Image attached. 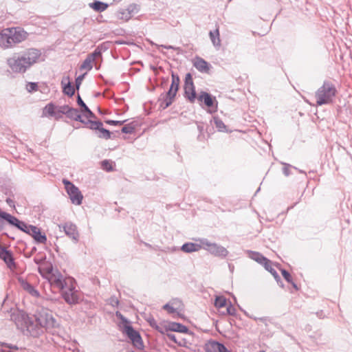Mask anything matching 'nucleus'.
<instances>
[{"label":"nucleus","instance_id":"23","mask_svg":"<svg viewBox=\"0 0 352 352\" xmlns=\"http://www.w3.org/2000/svg\"><path fill=\"white\" fill-rule=\"evenodd\" d=\"M18 280L21 287L28 294L34 297H38L39 296V292L26 280L23 279V278H19Z\"/></svg>","mask_w":352,"mask_h":352},{"label":"nucleus","instance_id":"2","mask_svg":"<svg viewBox=\"0 0 352 352\" xmlns=\"http://www.w3.org/2000/svg\"><path fill=\"white\" fill-rule=\"evenodd\" d=\"M41 53L36 49H29L22 54H14L7 60L14 72L24 73L32 65L39 61Z\"/></svg>","mask_w":352,"mask_h":352},{"label":"nucleus","instance_id":"17","mask_svg":"<svg viewBox=\"0 0 352 352\" xmlns=\"http://www.w3.org/2000/svg\"><path fill=\"white\" fill-rule=\"evenodd\" d=\"M63 230L65 234L72 239L75 243L78 241L79 233L77 230V228L75 224L67 222L65 223L63 226Z\"/></svg>","mask_w":352,"mask_h":352},{"label":"nucleus","instance_id":"21","mask_svg":"<svg viewBox=\"0 0 352 352\" xmlns=\"http://www.w3.org/2000/svg\"><path fill=\"white\" fill-rule=\"evenodd\" d=\"M28 234L31 235L38 243L45 244L47 241V237L45 234H42L40 229L36 226H32Z\"/></svg>","mask_w":352,"mask_h":352},{"label":"nucleus","instance_id":"6","mask_svg":"<svg viewBox=\"0 0 352 352\" xmlns=\"http://www.w3.org/2000/svg\"><path fill=\"white\" fill-rule=\"evenodd\" d=\"M47 280L52 287L60 291L63 290L66 285L71 286L72 283L74 282L72 278H65L58 270L53 272Z\"/></svg>","mask_w":352,"mask_h":352},{"label":"nucleus","instance_id":"18","mask_svg":"<svg viewBox=\"0 0 352 352\" xmlns=\"http://www.w3.org/2000/svg\"><path fill=\"white\" fill-rule=\"evenodd\" d=\"M198 100L203 101L208 107L212 108V111L217 110V104L214 105V102H217V101L215 98H212L209 94L205 91L201 92L198 96Z\"/></svg>","mask_w":352,"mask_h":352},{"label":"nucleus","instance_id":"50","mask_svg":"<svg viewBox=\"0 0 352 352\" xmlns=\"http://www.w3.org/2000/svg\"><path fill=\"white\" fill-rule=\"evenodd\" d=\"M3 218H1L0 217V231L3 228Z\"/></svg>","mask_w":352,"mask_h":352},{"label":"nucleus","instance_id":"1","mask_svg":"<svg viewBox=\"0 0 352 352\" xmlns=\"http://www.w3.org/2000/svg\"><path fill=\"white\" fill-rule=\"evenodd\" d=\"M16 326L23 334L38 337L44 329L54 333L59 327V323L52 316V311L45 308L38 309L34 318L23 311H16L11 316Z\"/></svg>","mask_w":352,"mask_h":352},{"label":"nucleus","instance_id":"51","mask_svg":"<svg viewBox=\"0 0 352 352\" xmlns=\"http://www.w3.org/2000/svg\"><path fill=\"white\" fill-rule=\"evenodd\" d=\"M7 202H8V204L10 206H11V203H12V201L11 199H7Z\"/></svg>","mask_w":352,"mask_h":352},{"label":"nucleus","instance_id":"10","mask_svg":"<svg viewBox=\"0 0 352 352\" xmlns=\"http://www.w3.org/2000/svg\"><path fill=\"white\" fill-rule=\"evenodd\" d=\"M62 296L68 304H76L78 301V294L76 289L75 280L70 285H66L62 290Z\"/></svg>","mask_w":352,"mask_h":352},{"label":"nucleus","instance_id":"15","mask_svg":"<svg viewBox=\"0 0 352 352\" xmlns=\"http://www.w3.org/2000/svg\"><path fill=\"white\" fill-rule=\"evenodd\" d=\"M184 89L186 97L190 102H194L196 98V91L190 74L186 76Z\"/></svg>","mask_w":352,"mask_h":352},{"label":"nucleus","instance_id":"3","mask_svg":"<svg viewBox=\"0 0 352 352\" xmlns=\"http://www.w3.org/2000/svg\"><path fill=\"white\" fill-rule=\"evenodd\" d=\"M27 33L19 28H6L0 33V47L7 49L23 41Z\"/></svg>","mask_w":352,"mask_h":352},{"label":"nucleus","instance_id":"9","mask_svg":"<svg viewBox=\"0 0 352 352\" xmlns=\"http://www.w3.org/2000/svg\"><path fill=\"white\" fill-rule=\"evenodd\" d=\"M106 47L104 44L98 45L94 52L87 56L85 60L83 61L80 66L81 70H87L90 71L93 67V63L95 59L102 56V52L104 51Z\"/></svg>","mask_w":352,"mask_h":352},{"label":"nucleus","instance_id":"20","mask_svg":"<svg viewBox=\"0 0 352 352\" xmlns=\"http://www.w3.org/2000/svg\"><path fill=\"white\" fill-rule=\"evenodd\" d=\"M206 352H230L223 344L216 341H209L205 345Z\"/></svg>","mask_w":352,"mask_h":352},{"label":"nucleus","instance_id":"38","mask_svg":"<svg viewBox=\"0 0 352 352\" xmlns=\"http://www.w3.org/2000/svg\"><path fill=\"white\" fill-rule=\"evenodd\" d=\"M281 274L283 275V276L284 277V278L288 282V283H292L294 287H295L296 289L297 288L296 285L295 283H292V277H291V275L289 274V273L288 272H287L285 270H281Z\"/></svg>","mask_w":352,"mask_h":352},{"label":"nucleus","instance_id":"13","mask_svg":"<svg viewBox=\"0 0 352 352\" xmlns=\"http://www.w3.org/2000/svg\"><path fill=\"white\" fill-rule=\"evenodd\" d=\"M140 10L139 6L135 3L129 5L126 8L119 10L116 16L117 18L124 21H129L134 14Z\"/></svg>","mask_w":352,"mask_h":352},{"label":"nucleus","instance_id":"4","mask_svg":"<svg viewBox=\"0 0 352 352\" xmlns=\"http://www.w3.org/2000/svg\"><path fill=\"white\" fill-rule=\"evenodd\" d=\"M116 315L122 320L120 328L123 333L127 336L135 347L142 349L144 344L140 333L132 327L130 322L120 314L117 312Z\"/></svg>","mask_w":352,"mask_h":352},{"label":"nucleus","instance_id":"48","mask_svg":"<svg viewBox=\"0 0 352 352\" xmlns=\"http://www.w3.org/2000/svg\"><path fill=\"white\" fill-rule=\"evenodd\" d=\"M3 347H7L8 349H11L12 347L6 343H0V352H10L3 349Z\"/></svg>","mask_w":352,"mask_h":352},{"label":"nucleus","instance_id":"43","mask_svg":"<svg viewBox=\"0 0 352 352\" xmlns=\"http://www.w3.org/2000/svg\"><path fill=\"white\" fill-rule=\"evenodd\" d=\"M37 87H38V86H37L36 83H35V82H29L27 85L26 89H27L28 92H32V91H36L37 89Z\"/></svg>","mask_w":352,"mask_h":352},{"label":"nucleus","instance_id":"19","mask_svg":"<svg viewBox=\"0 0 352 352\" xmlns=\"http://www.w3.org/2000/svg\"><path fill=\"white\" fill-rule=\"evenodd\" d=\"M43 116L52 117L56 120L61 118L58 106L52 103H50L45 107L43 110Z\"/></svg>","mask_w":352,"mask_h":352},{"label":"nucleus","instance_id":"30","mask_svg":"<svg viewBox=\"0 0 352 352\" xmlns=\"http://www.w3.org/2000/svg\"><path fill=\"white\" fill-rule=\"evenodd\" d=\"M0 258L3 259L9 267H10V265L13 263L11 254L3 248H0Z\"/></svg>","mask_w":352,"mask_h":352},{"label":"nucleus","instance_id":"34","mask_svg":"<svg viewBox=\"0 0 352 352\" xmlns=\"http://www.w3.org/2000/svg\"><path fill=\"white\" fill-rule=\"evenodd\" d=\"M165 333L166 334L167 338H169L170 340H173L175 343L178 344L179 346H182L184 344V340L183 339L177 338L175 334L172 333H168V331L165 332Z\"/></svg>","mask_w":352,"mask_h":352},{"label":"nucleus","instance_id":"11","mask_svg":"<svg viewBox=\"0 0 352 352\" xmlns=\"http://www.w3.org/2000/svg\"><path fill=\"white\" fill-rule=\"evenodd\" d=\"M179 78L178 76H175L174 74H172V83L170 85V87L166 94V98L164 99V101L162 104V106L164 109L168 107L169 105L171 104L173 102V98L175 96L176 93L178 90V86H179Z\"/></svg>","mask_w":352,"mask_h":352},{"label":"nucleus","instance_id":"45","mask_svg":"<svg viewBox=\"0 0 352 352\" xmlns=\"http://www.w3.org/2000/svg\"><path fill=\"white\" fill-rule=\"evenodd\" d=\"M106 122L111 125L121 126L122 124H123L124 121L111 120H107Z\"/></svg>","mask_w":352,"mask_h":352},{"label":"nucleus","instance_id":"40","mask_svg":"<svg viewBox=\"0 0 352 352\" xmlns=\"http://www.w3.org/2000/svg\"><path fill=\"white\" fill-rule=\"evenodd\" d=\"M99 131L100 133V135H99L100 138H103L107 140L110 138L111 133L109 131L101 127Z\"/></svg>","mask_w":352,"mask_h":352},{"label":"nucleus","instance_id":"16","mask_svg":"<svg viewBox=\"0 0 352 352\" xmlns=\"http://www.w3.org/2000/svg\"><path fill=\"white\" fill-rule=\"evenodd\" d=\"M163 309L166 310L169 314H178L184 309V305L182 302L177 299H173L168 303L163 306Z\"/></svg>","mask_w":352,"mask_h":352},{"label":"nucleus","instance_id":"12","mask_svg":"<svg viewBox=\"0 0 352 352\" xmlns=\"http://www.w3.org/2000/svg\"><path fill=\"white\" fill-rule=\"evenodd\" d=\"M0 217L3 218V220L7 221L10 224L16 226L26 233H28L30 228L32 227L31 225H28L23 221H20L17 218L6 212H1Z\"/></svg>","mask_w":352,"mask_h":352},{"label":"nucleus","instance_id":"44","mask_svg":"<svg viewBox=\"0 0 352 352\" xmlns=\"http://www.w3.org/2000/svg\"><path fill=\"white\" fill-rule=\"evenodd\" d=\"M102 166L104 170H106L108 171L112 170L111 163L107 160H104L102 162Z\"/></svg>","mask_w":352,"mask_h":352},{"label":"nucleus","instance_id":"29","mask_svg":"<svg viewBox=\"0 0 352 352\" xmlns=\"http://www.w3.org/2000/svg\"><path fill=\"white\" fill-rule=\"evenodd\" d=\"M77 103L78 105L82 107V112L84 113V116L87 118H94V114L92 111L87 107L85 103L83 102L80 96L78 95L77 98Z\"/></svg>","mask_w":352,"mask_h":352},{"label":"nucleus","instance_id":"14","mask_svg":"<svg viewBox=\"0 0 352 352\" xmlns=\"http://www.w3.org/2000/svg\"><path fill=\"white\" fill-rule=\"evenodd\" d=\"M201 244L204 246L205 250L216 256L225 257L228 255V250L223 246L210 243L207 240L201 241Z\"/></svg>","mask_w":352,"mask_h":352},{"label":"nucleus","instance_id":"35","mask_svg":"<svg viewBox=\"0 0 352 352\" xmlns=\"http://www.w3.org/2000/svg\"><path fill=\"white\" fill-rule=\"evenodd\" d=\"M148 322L150 325L157 329L160 333L164 334V327H160L157 324V322L155 320L154 318H151L148 319Z\"/></svg>","mask_w":352,"mask_h":352},{"label":"nucleus","instance_id":"7","mask_svg":"<svg viewBox=\"0 0 352 352\" xmlns=\"http://www.w3.org/2000/svg\"><path fill=\"white\" fill-rule=\"evenodd\" d=\"M63 183L72 203L78 206L80 205L83 196L79 189L67 179H64Z\"/></svg>","mask_w":352,"mask_h":352},{"label":"nucleus","instance_id":"46","mask_svg":"<svg viewBox=\"0 0 352 352\" xmlns=\"http://www.w3.org/2000/svg\"><path fill=\"white\" fill-rule=\"evenodd\" d=\"M84 78V75H82V76H79L76 79V89H78L80 85H81V82L82 81V79Z\"/></svg>","mask_w":352,"mask_h":352},{"label":"nucleus","instance_id":"28","mask_svg":"<svg viewBox=\"0 0 352 352\" xmlns=\"http://www.w3.org/2000/svg\"><path fill=\"white\" fill-rule=\"evenodd\" d=\"M201 248V245L197 243H184L182 248L181 250L187 253L197 252Z\"/></svg>","mask_w":352,"mask_h":352},{"label":"nucleus","instance_id":"37","mask_svg":"<svg viewBox=\"0 0 352 352\" xmlns=\"http://www.w3.org/2000/svg\"><path fill=\"white\" fill-rule=\"evenodd\" d=\"M214 122L215 126L218 129L219 131H223L226 129V125L221 120L215 118L214 119Z\"/></svg>","mask_w":352,"mask_h":352},{"label":"nucleus","instance_id":"31","mask_svg":"<svg viewBox=\"0 0 352 352\" xmlns=\"http://www.w3.org/2000/svg\"><path fill=\"white\" fill-rule=\"evenodd\" d=\"M67 116L70 119L84 122V121L82 120V116L77 109L70 107Z\"/></svg>","mask_w":352,"mask_h":352},{"label":"nucleus","instance_id":"5","mask_svg":"<svg viewBox=\"0 0 352 352\" xmlns=\"http://www.w3.org/2000/svg\"><path fill=\"white\" fill-rule=\"evenodd\" d=\"M336 93L335 86L329 82H324L322 86L316 92L317 105L321 106L331 103L336 96Z\"/></svg>","mask_w":352,"mask_h":352},{"label":"nucleus","instance_id":"25","mask_svg":"<svg viewBox=\"0 0 352 352\" xmlns=\"http://www.w3.org/2000/svg\"><path fill=\"white\" fill-rule=\"evenodd\" d=\"M247 254L248 256L258 263L259 264L264 265L265 264H267L268 262V260L266 257L263 256L261 254L257 252H254L251 250H248Z\"/></svg>","mask_w":352,"mask_h":352},{"label":"nucleus","instance_id":"41","mask_svg":"<svg viewBox=\"0 0 352 352\" xmlns=\"http://www.w3.org/2000/svg\"><path fill=\"white\" fill-rule=\"evenodd\" d=\"M89 122L90 124L89 127L91 129H97L99 131L102 126V123L100 122L89 121Z\"/></svg>","mask_w":352,"mask_h":352},{"label":"nucleus","instance_id":"32","mask_svg":"<svg viewBox=\"0 0 352 352\" xmlns=\"http://www.w3.org/2000/svg\"><path fill=\"white\" fill-rule=\"evenodd\" d=\"M89 6L97 12H103L108 8V5L107 3L99 1H95L94 2L90 3Z\"/></svg>","mask_w":352,"mask_h":352},{"label":"nucleus","instance_id":"33","mask_svg":"<svg viewBox=\"0 0 352 352\" xmlns=\"http://www.w3.org/2000/svg\"><path fill=\"white\" fill-rule=\"evenodd\" d=\"M209 35L214 46L219 47L221 45V40L219 30L216 29L214 32L210 31Z\"/></svg>","mask_w":352,"mask_h":352},{"label":"nucleus","instance_id":"24","mask_svg":"<svg viewBox=\"0 0 352 352\" xmlns=\"http://www.w3.org/2000/svg\"><path fill=\"white\" fill-rule=\"evenodd\" d=\"M193 65L200 72L208 73L210 70V65L201 58H196L194 60Z\"/></svg>","mask_w":352,"mask_h":352},{"label":"nucleus","instance_id":"26","mask_svg":"<svg viewBox=\"0 0 352 352\" xmlns=\"http://www.w3.org/2000/svg\"><path fill=\"white\" fill-rule=\"evenodd\" d=\"M38 272L43 278L47 279L50 275H51L53 272H55V270H53L50 264L43 263L39 265Z\"/></svg>","mask_w":352,"mask_h":352},{"label":"nucleus","instance_id":"49","mask_svg":"<svg viewBox=\"0 0 352 352\" xmlns=\"http://www.w3.org/2000/svg\"><path fill=\"white\" fill-rule=\"evenodd\" d=\"M290 166L289 164H285V166L283 167V173L284 174L286 175V176H288L289 175V168Z\"/></svg>","mask_w":352,"mask_h":352},{"label":"nucleus","instance_id":"27","mask_svg":"<svg viewBox=\"0 0 352 352\" xmlns=\"http://www.w3.org/2000/svg\"><path fill=\"white\" fill-rule=\"evenodd\" d=\"M65 94L72 96L75 93L74 88L71 85L69 77L63 78L61 82Z\"/></svg>","mask_w":352,"mask_h":352},{"label":"nucleus","instance_id":"8","mask_svg":"<svg viewBox=\"0 0 352 352\" xmlns=\"http://www.w3.org/2000/svg\"><path fill=\"white\" fill-rule=\"evenodd\" d=\"M214 306L223 315L234 316L236 314V309L230 301L223 296H217L214 300Z\"/></svg>","mask_w":352,"mask_h":352},{"label":"nucleus","instance_id":"39","mask_svg":"<svg viewBox=\"0 0 352 352\" xmlns=\"http://www.w3.org/2000/svg\"><path fill=\"white\" fill-rule=\"evenodd\" d=\"M58 111H59V113L60 115V118H62L63 114H65L66 116L67 115L71 107H69L68 105H63V106H58Z\"/></svg>","mask_w":352,"mask_h":352},{"label":"nucleus","instance_id":"42","mask_svg":"<svg viewBox=\"0 0 352 352\" xmlns=\"http://www.w3.org/2000/svg\"><path fill=\"white\" fill-rule=\"evenodd\" d=\"M152 45H155L156 46V47L157 48V50L160 52H162V53H163V51L161 50V48L172 49V50H177L178 49L177 47H175L172 46V45H157V44H153V43H152Z\"/></svg>","mask_w":352,"mask_h":352},{"label":"nucleus","instance_id":"22","mask_svg":"<svg viewBox=\"0 0 352 352\" xmlns=\"http://www.w3.org/2000/svg\"><path fill=\"white\" fill-rule=\"evenodd\" d=\"M188 328L177 322H169L164 326V333L168 331H175L179 333H187Z\"/></svg>","mask_w":352,"mask_h":352},{"label":"nucleus","instance_id":"36","mask_svg":"<svg viewBox=\"0 0 352 352\" xmlns=\"http://www.w3.org/2000/svg\"><path fill=\"white\" fill-rule=\"evenodd\" d=\"M263 266H264V267L265 268L266 270L270 272L274 276V277L275 278H278V274L276 272V271L272 267L271 261L270 260H268L267 263L265 264Z\"/></svg>","mask_w":352,"mask_h":352},{"label":"nucleus","instance_id":"52","mask_svg":"<svg viewBox=\"0 0 352 352\" xmlns=\"http://www.w3.org/2000/svg\"><path fill=\"white\" fill-rule=\"evenodd\" d=\"M259 352H265V351H259Z\"/></svg>","mask_w":352,"mask_h":352},{"label":"nucleus","instance_id":"47","mask_svg":"<svg viewBox=\"0 0 352 352\" xmlns=\"http://www.w3.org/2000/svg\"><path fill=\"white\" fill-rule=\"evenodd\" d=\"M122 131L124 133H131L133 131V128L131 126H124L122 129Z\"/></svg>","mask_w":352,"mask_h":352}]
</instances>
